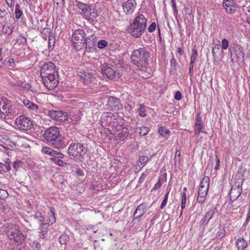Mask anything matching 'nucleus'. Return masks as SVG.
Masks as SVG:
<instances>
[{"label": "nucleus", "mask_w": 250, "mask_h": 250, "mask_svg": "<svg viewBox=\"0 0 250 250\" xmlns=\"http://www.w3.org/2000/svg\"><path fill=\"white\" fill-rule=\"evenodd\" d=\"M41 76L44 86L49 90L56 88L59 83V75L54 63H44L41 68Z\"/></svg>", "instance_id": "1"}, {"label": "nucleus", "mask_w": 250, "mask_h": 250, "mask_svg": "<svg viewBox=\"0 0 250 250\" xmlns=\"http://www.w3.org/2000/svg\"><path fill=\"white\" fill-rule=\"evenodd\" d=\"M44 139L47 143L58 149H63L68 145L64 140V136L60 134L58 127L52 126L46 129L43 134Z\"/></svg>", "instance_id": "2"}, {"label": "nucleus", "mask_w": 250, "mask_h": 250, "mask_svg": "<svg viewBox=\"0 0 250 250\" xmlns=\"http://www.w3.org/2000/svg\"><path fill=\"white\" fill-rule=\"evenodd\" d=\"M147 20L142 14H138L127 27L128 33L134 38H139L146 30Z\"/></svg>", "instance_id": "3"}, {"label": "nucleus", "mask_w": 250, "mask_h": 250, "mask_svg": "<svg viewBox=\"0 0 250 250\" xmlns=\"http://www.w3.org/2000/svg\"><path fill=\"white\" fill-rule=\"evenodd\" d=\"M149 52L145 47L135 50L130 57V62L142 70H145L147 66Z\"/></svg>", "instance_id": "4"}, {"label": "nucleus", "mask_w": 250, "mask_h": 250, "mask_svg": "<svg viewBox=\"0 0 250 250\" xmlns=\"http://www.w3.org/2000/svg\"><path fill=\"white\" fill-rule=\"evenodd\" d=\"M69 156L77 162H83L88 149L83 144L72 142L67 148Z\"/></svg>", "instance_id": "5"}, {"label": "nucleus", "mask_w": 250, "mask_h": 250, "mask_svg": "<svg viewBox=\"0 0 250 250\" xmlns=\"http://www.w3.org/2000/svg\"><path fill=\"white\" fill-rule=\"evenodd\" d=\"M118 116L110 112H104L102 113L100 119L101 125L103 127L108 126L110 130L114 129L117 126L120 127V120Z\"/></svg>", "instance_id": "6"}, {"label": "nucleus", "mask_w": 250, "mask_h": 250, "mask_svg": "<svg viewBox=\"0 0 250 250\" xmlns=\"http://www.w3.org/2000/svg\"><path fill=\"white\" fill-rule=\"evenodd\" d=\"M125 122L123 119H121L120 122V124H122L120 125L121 126H117L112 130H110L109 128H107V131L114 136L117 141H124L130 135L128 128L125 125Z\"/></svg>", "instance_id": "7"}, {"label": "nucleus", "mask_w": 250, "mask_h": 250, "mask_svg": "<svg viewBox=\"0 0 250 250\" xmlns=\"http://www.w3.org/2000/svg\"><path fill=\"white\" fill-rule=\"evenodd\" d=\"M96 44V37L93 35L86 37L84 42H81L80 44H78L76 42H73V47L77 50H80L85 47V51L89 53L95 50Z\"/></svg>", "instance_id": "8"}, {"label": "nucleus", "mask_w": 250, "mask_h": 250, "mask_svg": "<svg viewBox=\"0 0 250 250\" xmlns=\"http://www.w3.org/2000/svg\"><path fill=\"white\" fill-rule=\"evenodd\" d=\"M231 61L237 62L243 61L244 58V52L243 48L238 44H233L229 49Z\"/></svg>", "instance_id": "9"}, {"label": "nucleus", "mask_w": 250, "mask_h": 250, "mask_svg": "<svg viewBox=\"0 0 250 250\" xmlns=\"http://www.w3.org/2000/svg\"><path fill=\"white\" fill-rule=\"evenodd\" d=\"M101 71L104 75H106L110 79H116L120 77L119 72L115 66H111L107 63H104L101 67Z\"/></svg>", "instance_id": "10"}, {"label": "nucleus", "mask_w": 250, "mask_h": 250, "mask_svg": "<svg viewBox=\"0 0 250 250\" xmlns=\"http://www.w3.org/2000/svg\"><path fill=\"white\" fill-rule=\"evenodd\" d=\"M45 113L52 120L60 122L66 120L68 116L67 112L61 110H46Z\"/></svg>", "instance_id": "11"}, {"label": "nucleus", "mask_w": 250, "mask_h": 250, "mask_svg": "<svg viewBox=\"0 0 250 250\" xmlns=\"http://www.w3.org/2000/svg\"><path fill=\"white\" fill-rule=\"evenodd\" d=\"M16 123L18 127L23 130H30L32 127V121L24 115L18 117Z\"/></svg>", "instance_id": "12"}, {"label": "nucleus", "mask_w": 250, "mask_h": 250, "mask_svg": "<svg viewBox=\"0 0 250 250\" xmlns=\"http://www.w3.org/2000/svg\"><path fill=\"white\" fill-rule=\"evenodd\" d=\"M16 230H13L8 234L10 240H13L14 242L21 243L25 241L26 236L23 234L22 232L20 230V227L16 225Z\"/></svg>", "instance_id": "13"}, {"label": "nucleus", "mask_w": 250, "mask_h": 250, "mask_svg": "<svg viewBox=\"0 0 250 250\" xmlns=\"http://www.w3.org/2000/svg\"><path fill=\"white\" fill-rule=\"evenodd\" d=\"M107 106L109 108V110L114 112L118 111L123 108L120 100L114 96L108 97Z\"/></svg>", "instance_id": "14"}, {"label": "nucleus", "mask_w": 250, "mask_h": 250, "mask_svg": "<svg viewBox=\"0 0 250 250\" xmlns=\"http://www.w3.org/2000/svg\"><path fill=\"white\" fill-rule=\"evenodd\" d=\"M222 6L228 14L233 15L236 13L237 5L235 0H223Z\"/></svg>", "instance_id": "15"}, {"label": "nucleus", "mask_w": 250, "mask_h": 250, "mask_svg": "<svg viewBox=\"0 0 250 250\" xmlns=\"http://www.w3.org/2000/svg\"><path fill=\"white\" fill-rule=\"evenodd\" d=\"M86 34L83 29L79 28L75 30L72 35V45L73 42H76L78 44H80L81 42H83L85 37Z\"/></svg>", "instance_id": "16"}, {"label": "nucleus", "mask_w": 250, "mask_h": 250, "mask_svg": "<svg viewBox=\"0 0 250 250\" xmlns=\"http://www.w3.org/2000/svg\"><path fill=\"white\" fill-rule=\"evenodd\" d=\"M88 10L85 14L84 15V17L91 23L94 24L95 22L97 21V18L98 16L97 10L91 5Z\"/></svg>", "instance_id": "17"}, {"label": "nucleus", "mask_w": 250, "mask_h": 250, "mask_svg": "<svg viewBox=\"0 0 250 250\" xmlns=\"http://www.w3.org/2000/svg\"><path fill=\"white\" fill-rule=\"evenodd\" d=\"M242 190V186L239 183L233 185L230 190V199L232 201L237 199L241 194Z\"/></svg>", "instance_id": "18"}, {"label": "nucleus", "mask_w": 250, "mask_h": 250, "mask_svg": "<svg viewBox=\"0 0 250 250\" xmlns=\"http://www.w3.org/2000/svg\"><path fill=\"white\" fill-rule=\"evenodd\" d=\"M146 206L144 204H141L139 205L133 214V220L131 223L134 224L135 220H137V222L139 223L140 222V218L145 214L146 212ZM133 225H132L133 226Z\"/></svg>", "instance_id": "19"}, {"label": "nucleus", "mask_w": 250, "mask_h": 250, "mask_svg": "<svg viewBox=\"0 0 250 250\" xmlns=\"http://www.w3.org/2000/svg\"><path fill=\"white\" fill-rule=\"evenodd\" d=\"M136 3L135 0H128L122 4L124 12L126 14H131L134 11Z\"/></svg>", "instance_id": "20"}, {"label": "nucleus", "mask_w": 250, "mask_h": 250, "mask_svg": "<svg viewBox=\"0 0 250 250\" xmlns=\"http://www.w3.org/2000/svg\"><path fill=\"white\" fill-rule=\"evenodd\" d=\"M208 191V188L200 186L198 192L197 201L201 204L205 202Z\"/></svg>", "instance_id": "21"}, {"label": "nucleus", "mask_w": 250, "mask_h": 250, "mask_svg": "<svg viewBox=\"0 0 250 250\" xmlns=\"http://www.w3.org/2000/svg\"><path fill=\"white\" fill-rule=\"evenodd\" d=\"M217 42H219V41L217 40H213V44L214 46L212 47V54L213 58V62L214 65L217 66L218 65V53L219 52V44L217 43Z\"/></svg>", "instance_id": "22"}, {"label": "nucleus", "mask_w": 250, "mask_h": 250, "mask_svg": "<svg viewBox=\"0 0 250 250\" xmlns=\"http://www.w3.org/2000/svg\"><path fill=\"white\" fill-rule=\"evenodd\" d=\"M82 78L83 83L86 85H89L90 83H94L96 81L95 76L88 73H85L84 72L83 76H82Z\"/></svg>", "instance_id": "23"}, {"label": "nucleus", "mask_w": 250, "mask_h": 250, "mask_svg": "<svg viewBox=\"0 0 250 250\" xmlns=\"http://www.w3.org/2000/svg\"><path fill=\"white\" fill-rule=\"evenodd\" d=\"M9 104L8 100L6 98H0V113L5 115Z\"/></svg>", "instance_id": "24"}, {"label": "nucleus", "mask_w": 250, "mask_h": 250, "mask_svg": "<svg viewBox=\"0 0 250 250\" xmlns=\"http://www.w3.org/2000/svg\"><path fill=\"white\" fill-rule=\"evenodd\" d=\"M236 245L238 250H245L248 247L247 241L243 237H239L236 240Z\"/></svg>", "instance_id": "25"}, {"label": "nucleus", "mask_w": 250, "mask_h": 250, "mask_svg": "<svg viewBox=\"0 0 250 250\" xmlns=\"http://www.w3.org/2000/svg\"><path fill=\"white\" fill-rule=\"evenodd\" d=\"M16 224L11 223H6L3 225V228H4V231L8 234H10V232H11L13 230H16Z\"/></svg>", "instance_id": "26"}, {"label": "nucleus", "mask_w": 250, "mask_h": 250, "mask_svg": "<svg viewBox=\"0 0 250 250\" xmlns=\"http://www.w3.org/2000/svg\"><path fill=\"white\" fill-rule=\"evenodd\" d=\"M56 41L55 35H51L49 36L48 42V50L49 52L52 51L55 46Z\"/></svg>", "instance_id": "27"}, {"label": "nucleus", "mask_w": 250, "mask_h": 250, "mask_svg": "<svg viewBox=\"0 0 250 250\" xmlns=\"http://www.w3.org/2000/svg\"><path fill=\"white\" fill-rule=\"evenodd\" d=\"M76 5L82 11V12L85 14L87 11L88 10V9L90 8L91 5H87L86 4L82 3L79 1H76Z\"/></svg>", "instance_id": "28"}, {"label": "nucleus", "mask_w": 250, "mask_h": 250, "mask_svg": "<svg viewBox=\"0 0 250 250\" xmlns=\"http://www.w3.org/2000/svg\"><path fill=\"white\" fill-rule=\"evenodd\" d=\"M149 129L148 127L142 126V127H138L136 128V131L138 132L140 136H145L149 132Z\"/></svg>", "instance_id": "29"}, {"label": "nucleus", "mask_w": 250, "mask_h": 250, "mask_svg": "<svg viewBox=\"0 0 250 250\" xmlns=\"http://www.w3.org/2000/svg\"><path fill=\"white\" fill-rule=\"evenodd\" d=\"M214 211L210 210L208 211L205 215L203 220L201 221V225H204L207 224L208 221L212 217Z\"/></svg>", "instance_id": "30"}, {"label": "nucleus", "mask_w": 250, "mask_h": 250, "mask_svg": "<svg viewBox=\"0 0 250 250\" xmlns=\"http://www.w3.org/2000/svg\"><path fill=\"white\" fill-rule=\"evenodd\" d=\"M69 240V236L67 234L63 233L60 236L59 242L61 245H66Z\"/></svg>", "instance_id": "31"}, {"label": "nucleus", "mask_w": 250, "mask_h": 250, "mask_svg": "<svg viewBox=\"0 0 250 250\" xmlns=\"http://www.w3.org/2000/svg\"><path fill=\"white\" fill-rule=\"evenodd\" d=\"M48 221L52 224L56 222V218L55 216L54 208H50V211L48 214Z\"/></svg>", "instance_id": "32"}, {"label": "nucleus", "mask_w": 250, "mask_h": 250, "mask_svg": "<svg viewBox=\"0 0 250 250\" xmlns=\"http://www.w3.org/2000/svg\"><path fill=\"white\" fill-rule=\"evenodd\" d=\"M158 133L163 136L167 138L168 137L170 131L164 126H161L158 129Z\"/></svg>", "instance_id": "33"}, {"label": "nucleus", "mask_w": 250, "mask_h": 250, "mask_svg": "<svg viewBox=\"0 0 250 250\" xmlns=\"http://www.w3.org/2000/svg\"><path fill=\"white\" fill-rule=\"evenodd\" d=\"M209 185V179L208 176H204L200 184V186L202 187H204L205 188H207L208 189Z\"/></svg>", "instance_id": "34"}, {"label": "nucleus", "mask_w": 250, "mask_h": 250, "mask_svg": "<svg viewBox=\"0 0 250 250\" xmlns=\"http://www.w3.org/2000/svg\"><path fill=\"white\" fill-rule=\"evenodd\" d=\"M41 34L42 35V37L44 39H46L48 37L51 35H54L55 34H52L51 32V30L49 28L45 27L42 29V31L41 32Z\"/></svg>", "instance_id": "35"}, {"label": "nucleus", "mask_w": 250, "mask_h": 250, "mask_svg": "<svg viewBox=\"0 0 250 250\" xmlns=\"http://www.w3.org/2000/svg\"><path fill=\"white\" fill-rule=\"evenodd\" d=\"M15 18L17 20H19L22 15V12L20 9V6L19 4H17L15 6Z\"/></svg>", "instance_id": "36"}, {"label": "nucleus", "mask_w": 250, "mask_h": 250, "mask_svg": "<svg viewBox=\"0 0 250 250\" xmlns=\"http://www.w3.org/2000/svg\"><path fill=\"white\" fill-rule=\"evenodd\" d=\"M195 133L196 134H199L202 131V129L203 127L202 121L195 122Z\"/></svg>", "instance_id": "37"}, {"label": "nucleus", "mask_w": 250, "mask_h": 250, "mask_svg": "<svg viewBox=\"0 0 250 250\" xmlns=\"http://www.w3.org/2000/svg\"><path fill=\"white\" fill-rule=\"evenodd\" d=\"M34 219L38 220L40 224L43 223L44 221V217L40 212H37L34 215Z\"/></svg>", "instance_id": "38"}, {"label": "nucleus", "mask_w": 250, "mask_h": 250, "mask_svg": "<svg viewBox=\"0 0 250 250\" xmlns=\"http://www.w3.org/2000/svg\"><path fill=\"white\" fill-rule=\"evenodd\" d=\"M196 45H194L193 48L192 50V53L190 57V61L195 62L197 56H198V53L197 50L196 48Z\"/></svg>", "instance_id": "39"}, {"label": "nucleus", "mask_w": 250, "mask_h": 250, "mask_svg": "<svg viewBox=\"0 0 250 250\" xmlns=\"http://www.w3.org/2000/svg\"><path fill=\"white\" fill-rule=\"evenodd\" d=\"M39 230H40L39 233L43 232L44 233H47L48 230V225L46 223H42L41 224L39 228Z\"/></svg>", "instance_id": "40"}, {"label": "nucleus", "mask_w": 250, "mask_h": 250, "mask_svg": "<svg viewBox=\"0 0 250 250\" xmlns=\"http://www.w3.org/2000/svg\"><path fill=\"white\" fill-rule=\"evenodd\" d=\"M177 61L176 59L173 57L170 61V72H174L175 71H176L177 70Z\"/></svg>", "instance_id": "41"}, {"label": "nucleus", "mask_w": 250, "mask_h": 250, "mask_svg": "<svg viewBox=\"0 0 250 250\" xmlns=\"http://www.w3.org/2000/svg\"><path fill=\"white\" fill-rule=\"evenodd\" d=\"M145 106L143 104H140V108L138 109L139 114L142 117H145L146 116V111L145 109Z\"/></svg>", "instance_id": "42"}, {"label": "nucleus", "mask_w": 250, "mask_h": 250, "mask_svg": "<svg viewBox=\"0 0 250 250\" xmlns=\"http://www.w3.org/2000/svg\"><path fill=\"white\" fill-rule=\"evenodd\" d=\"M17 42L20 44L22 45H26L27 44V40L26 39L21 35H20L18 37Z\"/></svg>", "instance_id": "43"}, {"label": "nucleus", "mask_w": 250, "mask_h": 250, "mask_svg": "<svg viewBox=\"0 0 250 250\" xmlns=\"http://www.w3.org/2000/svg\"><path fill=\"white\" fill-rule=\"evenodd\" d=\"M11 169V167L10 165L9 164H5L4 163L1 164V167H0V170L4 171V172H7L8 171H10Z\"/></svg>", "instance_id": "44"}, {"label": "nucleus", "mask_w": 250, "mask_h": 250, "mask_svg": "<svg viewBox=\"0 0 250 250\" xmlns=\"http://www.w3.org/2000/svg\"><path fill=\"white\" fill-rule=\"evenodd\" d=\"M148 160L149 158H148L147 156H142L140 157L139 161L140 163H141V165H142V167H144L147 163Z\"/></svg>", "instance_id": "45"}, {"label": "nucleus", "mask_w": 250, "mask_h": 250, "mask_svg": "<svg viewBox=\"0 0 250 250\" xmlns=\"http://www.w3.org/2000/svg\"><path fill=\"white\" fill-rule=\"evenodd\" d=\"M169 193V190H168L167 189V193L165 194L164 198L162 201V203L160 206V208L163 209L164 207L166 205L167 202V199L168 196V194Z\"/></svg>", "instance_id": "46"}, {"label": "nucleus", "mask_w": 250, "mask_h": 250, "mask_svg": "<svg viewBox=\"0 0 250 250\" xmlns=\"http://www.w3.org/2000/svg\"><path fill=\"white\" fill-rule=\"evenodd\" d=\"M107 45V42L105 40H101L98 42V47L100 49H103Z\"/></svg>", "instance_id": "47"}, {"label": "nucleus", "mask_w": 250, "mask_h": 250, "mask_svg": "<svg viewBox=\"0 0 250 250\" xmlns=\"http://www.w3.org/2000/svg\"><path fill=\"white\" fill-rule=\"evenodd\" d=\"M7 191L4 189L0 188V198L1 199H5L8 196Z\"/></svg>", "instance_id": "48"}, {"label": "nucleus", "mask_w": 250, "mask_h": 250, "mask_svg": "<svg viewBox=\"0 0 250 250\" xmlns=\"http://www.w3.org/2000/svg\"><path fill=\"white\" fill-rule=\"evenodd\" d=\"M28 109L35 111L36 113H38V110L39 109L38 105L32 102L30 104V106H28Z\"/></svg>", "instance_id": "49"}, {"label": "nucleus", "mask_w": 250, "mask_h": 250, "mask_svg": "<svg viewBox=\"0 0 250 250\" xmlns=\"http://www.w3.org/2000/svg\"><path fill=\"white\" fill-rule=\"evenodd\" d=\"M222 43V48L224 50H226L229 47V41L227 39H223L221 42Z\"/></svg>", "instance_id": "50"}, {"label": "nucleus", "mask_w": 250, "mask_h": 250, "mask_svg": "<svg viewBox=\"0 0 250 250\" xmlns=\"http://www.w3.org/2000/svg\"><path fill=\"white\" fill-rule=\"evenodd\" d=\"M171 1L172 7L173 8V14H174V16H175V17H176L178 15V10H177L175 0H171Z\"/></svg>", "instance_id": "51"}, {"label": "nucleus", "mask_w": 250, "mask_h": 250, "mask_svg": "<svg viewBox=\"0 0 250 250\" xmlns=\"http://www.w3.org/2000/svg\"><path fill=\"white\" fill-rule=\"evenodd\" d=\"M147 176V172L146 170L145 172H143L141 176H140V177L138 180V184L140 185L142 183H143L144 180L145 179V178Z\"/></svg>", "instance_id": "52"}, {"label": "nucleus", "mask_w": 250, "mask_h": 250, "mask_svg": "<svg viewBox=\"0 0 250 250\" xmlns=\"http://www.w3.org/2000/svg\"><path fill=\"white\" fill-rule=\"evenodd\" d=\"M53 150V149L47 147V146H44L42 148V151L44 152L45 154L49 155L51 156V153H52V151Z\"/></svg>", "instance_id": "53"}, {"label": "nucleus", "mask_w": 250, "mask_h": 250, "mask_svg": "<svg viewBox=\"0 0 250 250\" xmlns=\"http://www.w3.org/2000/svg\"><path fill=\"white\" fill-rule=\"evenodd\" d=\"M194 63L195 62L190 61L189 63V75L190 77H192L193 75Z\"/></svg>", "instance_id": "54"}, {"label": "nucleus", "mask_w": 250, "mask_h": 250, "mask_svg": "<svg viewBox=\"0 0 250 250\" xmlns=\"http://www.w3.org/2000/svg\"><path fill=\"white\" fill-rule=\"evenodd\" d=\"M156 28V24L155 22H152L148 28V31L149 32H153Z\"/></svg>", "instance_id": "55"}, {"label": "nucleus", "mask_w": 250, "mask_h": 250, "mask_svg": "<svg viewBox=\"0 0 250 250\" xmlns=\"http://www.w3.org/2000/svg\"><path fill=\"white\" fill-rule=\"evenodd\" d=\"M3 29L4 30L5 33L8 35H10L13 32V30L8 26H3Z\"/></svg>", "instance_id": "56"}, {"label": "nucleus", "mask_w": 250, "mask_h": 250, "mask_svg": "<svg viewBox=\"0 0 250 250\" xmlns=\"http://www.w3.org/2000/svg\"><path fill=\"white\" fill-rule=\"evenodd\" d=\"M7 63L8 66L10 68H14L15 66V63L14 62V60L13 58H9L7 61Z\"/></svg>", "instance_id": "57"}, {"label": "nucleus", "mask_w": 250, "mask_h": 250, "mask_svg": "<svg viewBox=\"0 0 250 250\" xmlns=\"http://www.w3.org/2000/svg\"><path fill=\"white\" fill-rule=\"evenodd\" d=\"M250 220V208L249 209L247 214V218L243 224L244 227H246L248 224Z\"/></svg>", "instance_id": "58"}, {"label": "nucleus", "mask_w": 250, "mask_h": 250, "mask_svg": "<svg viewBox=\"0 0 250 250\" xmlns=\"http://www.w3.org/2000/svg\"><path fill=\"white\" fill-rule=\"evenodd\" d=\"M174 99L177 101H180L182 99V93L180 91L176 92L174 95Z\"/></svg>", "instance_id": "59"}, {"label": "nucleus", "mask_w": 250, "mask_h": 250, "mask_svg": "<svg viewBox=\"0 0 250 250\" xmlns=\"http://www.w3.org/2000/svg\"><path fill=\"white\" fill-rule=\"evenodd\" d=\"M7 109L8 111H6V114H5V115L7 116L8 114H13L14 108L12 105L9 104V107H8Z\"/></svg>", "instance_id": "60"}, {"label": "nucleus", "mask_w": 250, "mask_h": 250, "mask_svg": "<svg viewBox=\"0 0 250 250\" xmlns=\"http://www.w3.org/2000/svg\"><path fill=\"white\" fill-rule=\"evenodd\" d=\"M162 186V184L160 180H159L155 185L152 188V190H156Z\"/></svg>", "instance_id": "61"}, {"label": "nucleus", "mask_w": 250, "mask_h": 250, "mask_svg": "<svg viewBox=\"0 0 250 250\" xmlns=\"http://www.w3.org/2000/svg\"><path fill=\"white\" fill-rule=\"evenodd\" d=\"M76 174L80 176H83L84 175V172L83 169L81 168H78L76 170L75 172Z\"/></svg>", "instance_id": "62"}, {"label": "nucleus", "mask_w": 250, "mask_h": 250, "mask_svg": "<svg viewBox=\"0 0 250 250\" xmlns=\"http://www.w3.org/2000/svg\"><path fill=\"white\" fill-rule=\"evenodd\" d=\"M21 161H15L13 163V167L15 169H17L21 165Z\"/></svg>", "instance_id": "63"}, {"label": "nucleus", "mask_w": 250, "mask_h": 250, "mask_svg": "<svg viewBox=\"0 0 250 250\" xmlns=\"http://www.w3.org/2000/svg\"><path fill=\"white\" fill-rule=\"evenodd\" d=\"M22 103L24 105L28 108V106H30L31 102L28 99H24Z\"/></svg>", "instance_id": "64"}]
</instances>
